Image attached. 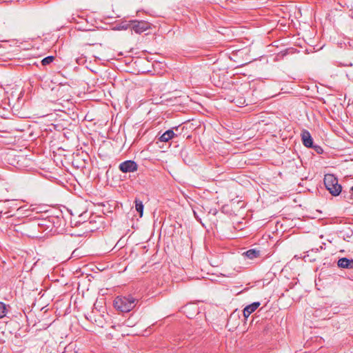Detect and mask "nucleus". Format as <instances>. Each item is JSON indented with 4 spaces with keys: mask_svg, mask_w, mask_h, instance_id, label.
<instances>
[{
    "mask_svg": "<svg viewBox=\"0 0 353 353\" xmlns=\"http://www.w3.org/2000/svg\"><path fill=\"white\" fill-rule=\"evenodd\" d=\"M119 170L124 173L134 172L137 170L138 165L132 160H127L121 163L119 165Z\"/></svg>",
    "mask_w": 353,
    "mask_h": 353,
    "instance_id": "nucleus-4",
    "label": "nucleus"
},
{
    "mask_svg": "<svg viewBox=\"0 0 353 353\" xmlns=\"http://www.w3.org/2000/svg\"><path fill=\"white\" fill-rule=\"evenodd\" d=\"M352 191L353 192V186L351 188Z\"/></svg>",
    "mask_w": 353,
    "mask_h": 353,
    "instance_id": "nucleus-16",
    "label": "nucleus"
},
{
    "mask_svg": "<svg viewBox=\"0 0 353 353\" xmlns=\"http://www.w3.org/2000/svg\"><path fill=\"white\" fill-rule=\"evenodd\" d=\"M323 181L326 189L332 196H336L341 192V185L339 184L338 179L334 174H325Z\"/></svg>",
    "mask_w": 353,
    "mask_h": 353,
    "instance_id": "nucleus-2",
    "label": "nucleus"
},
{
    "mask_svg": "<svg viewBox=\"0 0 353 353\" xmlns=\"http://www.w3.org/2000/svg\"><path fill=\"white\" fill-rule=\"evenodd\" d=\"M54 59V57L53 56H48L42 59L41 63L43 65H46L52 63Z\"/></svg>",
    "mask_w": 353,
    "mask_h": 353,
    "instance_id": "nucleus-14",
    "label": "nucleus"
},
{
    "mask_svg": "<svg viewBox=\"0 0 353 353\" xmlns=\"http://www.w3.org/2000/svg\"><path fill=\"white\" fill-rule=\"evenodd\" d=\"M337 265L341 268L353 269V259L345 257L341 258L338 261Z\"/></svg>",
    "mask_w": 353,
    "mask_h": 353,
    "instance_id": "nucleus-8",
    "label": "nucleus"
},
{
    "mask_svg": "<svg viewBox=\"0 0 353 353\" xmlns=\"http://www.w3.org/2000/svg\"><path fill=\"white\" fill-rule=\"evenodd\" d=\"M138 300L131 294L128 296H118L114 300V307L121 312H129L136 305Z\"/></svg>",
    "mask_w": 353,
    "mask_h": 353,
    "instance_id": "nucleus-1",
    "label": "nucleus"
},
{
    "mask_svg": "<svg viewBox=\"0 0 353 353\" xmlns=\"http://www.w3.org/2000/svg\"><path fill=\"white\" fill-rule=\"evenodd\" d=\"M316 151L319 153V154H321L322 152H323V149L321 148V147H318L316 150Z\"/></svg>",
    "mask_w": 353,
    "mask_h": 353,
    "instance_id": "nucleus-15",
    "label": "nucleus"
},
{
    "mask_svg": "<svg viewBox=\"0 0 353 353\" xmlns=\"http://www.w3.org/2000/svg\"><path fill=\"white\" fill-rule=\"evenodd\" d=\"M175 134L173 130L170 129L165 131L161 136L159 137V141L161 142H168L172 138L174 137Z\"/></svg>",
    "mask_w": 353,
    "mask_h": 353,
    "instance_id": "nucleus-10",
    "label": "nucleus"
},
{
    "mask_svg": "<svg viewBox=\"0 0 353 353\" xmlns=\"http://www.w3.org/2000/svg\"><path fill=\"white\" fill-rule=\"evenodd\" d=\"M49 221H50V233L54 234L57 232H59V230L60 226L61 225L62 222L64 221L59 218V216H52L49 217Z\"/></svg>",
    "mask_w": 353,
    "mask_h": 353,
    "instance_id": "nucleus-5",
    "label": "nucleus"
},
{
    "mask_svg": "<svg viewBox=\"0 0 353 353\" xmlns=\"http://www.w3.org/2000/svg\"><path fill=\"white\" fill-rule=\"evenodd\" d=\"M50 221H49V218L46 219L41 220L38 223L39 230L41 232H46V234L50 233Z\"/></svg>",
    "mask_w": 353,
    "mask_h": 353,
    "instance_id": "nucleus-7",
    "label": "nucleus"
},
{
    "mask_svg": "<svg viewBox=\"0 0 353 353\" xmlns=\"http://www.w3.org/2000/svg\"><path fill=\"white\" fill-rule=\"evenodd\" d=\"M244 254L250 259H254L259 256L260 251L256 249H250L245 252Z\"/></svg>",
    "mask_w": 353,
    "mask_h": 353,
    "instance_id": "nucleus-11",
    "label": "nucleus"
},
{
    "mask_svg": "<svg viewBox=\"0 0 353 353\" xmlns=\"http://www.w3.org/2000/svg\"><path fill=\"white\" fill-rule=\"evenodd\" d=\"M134 203L136 210L139 213L140 217H141L143 216L144 208L143 202L141 200L136 199Z\"/></svg>",
    "mask_w": 353,
    "mask_h": 353,
    "instance_id": "nucleus-12",
    "label": "nucleus"
},
{
    "mask_svg": "<svg viewBox=\"0 0 353 353\" xmlns=\"http://www.w3.org/2000/svg\"><path fill=\"white\" fill-rule=\"evenodd\" d=\"M6 305L3 302H0V319L3 318L6 315Z\"/></svg>",
    "mask_w": 353,
    "mask_h": 353,
    "instance_id": "nucleus-13",
    "label": "nucleus"
},
{
    "mask_svg": "<svg viewBox=\"0 0 353 353\" xmlns=\"http://www.w3.org/2000/svg\"><path fill=\"white\" fill-rule=\"evenodd\" d=\"M303 144L307 148L313 147V141L310 132L304 130L301 134Z\"/></svg>",
    "mask_w": 353,
    "mask_h": 353,
    "instance_id": "nucleus-6",
    "label": "nucleus"
},
{
    "mask_svg": "<svg viewBox=\"0 0 353 353\" xmlns=\"http://www.w3.org/2000/svg\"><path fill=\"white\" fill-rule=\"evenodd\" d=\"M260 305L259 302H254L247 305L243 310V315L248 318L252 312H254Z\"/></svg>",
    "mask_w": 353,
    "mask_h": 353,
    "instance_id": "nucleus-9",
    "label": "nucleus"
},
{
    "mask_svg": "<svg viewBox=\"0 0 353 353\" xmlns=\"http://www.w3.org/2000/svg\"><path fill=\"white\" fill-rule=\"evenodd\" d=\"M131 29L137 34H141L150 28L148 22L144 21H132L130 25Z\"/></svg>",
    "mask_w": 353,
    "mask_h": 353,
    "instance_id": "nucleus-3",
    "label": "nucleus"
}]
</instances>
